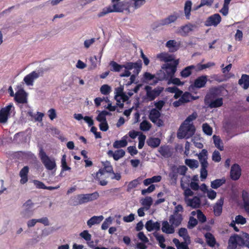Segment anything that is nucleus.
Returning a JSON list of instances; mask_svg holds the SVG:
<instances>
[{
	"mask_svg": "<svg viewBox=\"0 0 249 249\" xmlns=\"http://www.w3.org/2000/svg\"><path fill=\"white\" fill-rule=\"evenodd\" d=\"M197 224V220L193 217H190L188 223V228L189 229H192L195 227Z\"/></svg>",
	"mask_w": 249,
	"mask_h": 249,
	"instance_id": "63",
	"label": "nucleus"
},
{
	"mask_svg": "<svg viewBox=\"0 0 249 249\" xmlns=\"http://www.w3.org/2000/svg\"><path fill=\"white\" fill-rule=\"evenodd\" d=\"M187 170V168L184 165L177 166L173 165L171 168V172L169 174L170 178L174 180L176 183L177 180L178 175L184 176Z\"/></svg>",
	"mask_w": 249,
	"mask_h": 249,
	"instance_id": "7",
	"label": "nucleus"
},
{
	"mask_svg": "<svg viewBox=\"0 0 249 249\" xmlns=\"http://www.w3.org/2000/svg\"><path fill=\"white\" fill-rule=\"evenodd\" d=\"M144 89L146 92V95L147 99L149 101H153L160 95L163 90L164 88L158 86L152 89L150 86H146Z\"/></svg>",
	"mask_w": 249,
	"mask_h": 249,
	"instance_id": "8",
	"label": "nucleus"
},
{
	"mask_svg": "<svg viewBox=\"0 0 249 249\" xmlns=\"http://www.w3.org/2000/svg\"><path fill=\"white\" fill-rule=\"evenodd\" d=\"M103 219V215L93 216L87 221V225L90 228L94 225L99 224Z\"/></svg>",
	"mask_w": 249,
	"mask_h": 249,
	"instance_id": "30",
	"label": "nucleus"
},
{
	"mask_svg": "<svg viewBox=\"0 0 249 249\" xmlns=\"http://www.w3.org/2000/svg\"><path fill=\"white\" fill-rule=\"evenodd\" d=\"M100 91L104 95H107L111 91V88L107 85H104L100 88Z\"/></svg>",
	"mask_w": 249,
	"mask_h": 249,
	"instance_id": "59",
	"label": "nucleus"
},
{
	"mask_svg": "<svg viewBox=\"0 0 249 249\" xmlns=\"http://www.w3.org/2000/svg\"><path fill=\"white\" fill-rule=\"evenodd\" d=\"M13 104L11 103L9 104L8 106H6L5 107L2 108L0 111L2 112V113H4L7 115L8 116L10 115V111L12 108H14Z\"/></svg>",
	"mask_w": 249,
	"mask_h": 249,
	"instance_id": "57",
	"label": "nucleus"
},
{
	"mask_svg": "<svg viewBox=\"0 0 249 249\" xmlns=\"http://www.w3.org/2000/svg\"><path fill=\"white\" fill-rule=\"evenodd\" d=\"M151 127V124L147 121H143L140 125V128L143 131H148Z\"/></svg>",
	"mask_w": 249,
	"mask_h": 249,
	"instance_id": "47",
	"label": "nucleus"
},
{
	"mask_svg": "<svg viewBox=\"0 0 249 249\" xmlns=\"http://www.w3.org/2000/svg\"><path fill=\"white\" fill-rule=\"evenodd\" d=\"M242 197L243 201V208L245 212L249 215V195L248 193L245 190L243 191Z\"/></svg>",
	"mask_w": 249,
	"mask_h": 249,
	"instance_id": "26",
	"label": "nucleus"
},
{
	"mask_svg": "<svg viewBox=\"0 0 249 249\" xmlns=\"http://www.w3.org/2000/svg\"><path fill=\"white\" fill-rule=\"evenodd\" d=\"M182 219L181 214L173 213L170 216L169 222L175 227H178L181 224Z\"/></svg>",
	"mask_w": 249,
	"mask_h": 249,
	"instance_id": "20",
	"label": "nucleus"
},
{
	"mask_svg": "<svg viewBox=\"0 0 249 249\" xmlns=\"http://www.w3.org/2000/svg\"><path fill=\"white\" fill-rule=\"evenodd\" d=\"M215 65V63L213 62H208L207 64H197L196 65V69L197 70V71H201L203 69L210 68L211 67L214 66Z\"/></svg>",
	"mask_w": 249,
	"mask_h": 249,
	"instance_id": "51",
	"label": "nucleus"
},
{
	"mask_svg": "<svg viewBox=\"0 0 249 249\" xmlns=\"http://www.w3.org/2000/svg\"><path fill=\"white\" fill-rule=\"evenodd\" d=\"M15 99L18 103H25L27 102V94L23 89H19L15 94Z\"/></svg>",
	"mask_w": 249,
	"mask_h": 249,
	"instance_id": "19",
	"label": "nucleus"
},
{
	"mask_svg": "<svg viewBox=\"0 0 249 249\" xmlns=\"http://www.w3.org/2000/svg\"><path fill=\"white\" fill-rule=\"evenodd\" d=\"M104 168L100 169L98 172L96 173L94 178L96 180L100 179V177L103 175L105 172L111 173H113V167L110 162L106 161L103 162Z\"/></svg>",
	"mask_w": 249,
	"mask_h": 249,
	"instance_id": "13",
	"label": "nucleus"
},
{
	"mask_svg": "<svg viewBox=\"0 0 249 249\" xmlns=\"http://www.w3.org/2000/svg\"><path fill=\"white\" fill-rule=\"evenodd\" d=\"M179 14L177 12H174L167 18L162 19L160 22L161 25H168L171 23L175 22L179 18Z\"/></svg>",
	"mask_w": 249,
	"mask_h": 249,
	"instance_id": "17",
	"label": "nucleus"
},
{
	"mask_svg": "<svg viewBox=\"0 0 249 249\" xmlns=\"http://www.w3.org/2000/svg\"><path fill=\"white\" fill-rule=\"evenodd\" d=\"M181 188L184 190V200L186 198H190L189 196H192L194 195L193 192L188 188V182L185 183L181 182L180 183Z\"/></svg>",
	"mask_w": 249,
	"mask_h": 249,
	"instance_id": "34",
	"label": "nucleus"
},
{
	"mask_svg": "<svg viewBox=\"0 0 249 249\" xmlns=\"http://www.w3.org/2000/svg\"><path fill=\"white\" fill-rule=\"evenodd\" d=\"M147 144L151 147H158L160 143V140L158 138H150L147 141Z\"/></svg>",
	"mask_w": 249,
	"mask_h": 249,
	"instance_id": "41",
	"label": "nucleus"
},
{
	"mask_svg": "<svg viewBox=\"0 0 249 249\" xmlns=\"http://www.w3.org/2000/svg\"><path fill=\"white\" fill-rule=\"evenodd\" d=\"M185 202L188 206L193 208H199L200 205V200L197 196H194L193 198H186Z\"/></svg>",
	"mask_w": 249,
	"mask_h": 249,
	"instance_id": "21",
	"label": "nucleus"
},
{
	"mask_svg": "<svg viewBox=\"0 0 249 249\" xmlns=\"http://www.w3.org/2000/svg\"><path fill=\"white\" fill-rule=\"evenodd\" d=\"M192 2L190 0L187 1L185 3L184 6V13L186 18L187 19H190V17L191 15V11L192 9Z\"/></svg>",
	"mask_w": 249,
	"mask_h": 249,
	"instance_id": "42",
	"label": "nucleus"
},
{
	"mask_svg": "<svg viewBox=\"0 0 249 249\" xmlns=\"http://www.w3.org/2000/svg\"><path fill=\"white\" fill-rule=\"evenodd\" d=\"M197 156L201 166L200 178L201 181H204L208 176L207 168L209 166V163L207 161L208 159L207 150L204 149L202 150Z\"/></svg>",
	"mask_w": 249,
	"mask_h": 249,
	"instance_id": "4",
	"label": "nucleus"
},
{
	"mask_svg": "<svg viewBox=\"0 0 249 249\" xmlns=\"http://www.w3.org/2000/svg\"><path fill=\"white\" fill-rule=\"evenodd\" d=\"M153 203V199L150 196H146L141 200V204L145 211L148 210Z\"/></svg>",
	"mask_w": 249,
	"mask_h": 249,
	"instance_id": "39",
	"label": "nucleus"
},
{
	"mask_svg": "<svg viewBox=\"0 0 249 249\" xmlns=\"http://www.w3.org/2000/svg\"><path fill=\"white\" fill-rule=\"evenodd\" d=\"M221 21V18L219 14H215L209 17L205 21L206 26H216Z\"/></svg>",
	"mask_w": 249,
	"mask_h": 249,
	"instance_id": "14",
	"label": "nucleus"
},
{
	"mask_svg": "<svg viewBox=\"0 0 249 249\" xmlns=\"http://www.w3.org/2000/svg\"><path fill=\"white\" fill-rule=\"evenodd\" d=\"M158 58L160 61L165 62H171L174 60L173 56L168 53H162L157 55Z\"/></svg>",
	"mask_w": 249,
	"mask_h": 249,
	"instance_id": "36",
	"label": "nucleus"
},
{
	"mask_svg": "<svg viewBox=\"0 0 249 249\" xmlns=\"http://www.w3.org/2000/svg\"><path fill=\"white\" fill-rule=\"evenodd\" d=\"M224 203V198L221 197L217 200L213 206V212L215 216H219L222 211V206Z\"/></svg>",
	"mask_w": 249,
	"mask_h": 249,
	"instance_id": "23",
	"label": "nucleus"
},
{
	"mask_svg": "<svg viewBox=\"0 0 249 249\" xmlns=\"http://www.w3.org/2000/svg\"><path fill=\"white\" fill-rule=\"evenodd\" d=\"M192 95L188 92H185L181 96L180 98L182 100L183 103H187L191 101Z\"/></svg>",
	"mask_w": 249,
	"mask_h": 249,
	"instance_id": "54",
	"label": "nucleus"
},
{
	"mask_svg": "<svg viewBox=\"0 0 249 249\" xmlns=\"http://www.w3.org/2000/svg\"><path fill=\"white\" fill-rule=\"evenodd\" d=\"M160 113L159 110L153 108L149 113V118L150 121L155 124L157 126L160 127L163 125V121L160 119Z\"/></svg>",
	"mask_w": 249,
	"mask_h": 249,
	"instance_id": "11",
	"label": "nucleus"
},
{
	"mask_svg": "<svg viewBox=\"0 0 249 249\" xmlns=\"http://www.w3.org/2000/svg\"><path fill=\"white\" fill-rule=\"evenodd\" d=\"M238 84L244 89H248L249 87V75L242 74L241 78L238 81Z\"/></svg>",
	"mask_w": 249,
	"mask_h": 249,
	"instance_id": "27",
	"label": "nucleus"
},
{
	"mask_svg": "<svg viewBox=\"0 0 249 249\" xmlns=\"http://www.w3.org/2000/svg\"><path fill=\"white\" fill-rule=\"evenodd\" d=\"M213 138L215 147H216L220 150L222 151L223 150L224 147L220 137L218 136L213 135Z\"/></svg>",
	"mask_w": 249,
	"mask_h": 249,
	"instance_id": "45",
	"label": "nucleus"
},
{
	"mask_svg": "<svg viewBox=\"0 0 249 249\" xmlns=\"http://www.w3.org/2000/svg\"><path fill=\"white\" fill-rule=\"evenodd\" d=\"M166 46L169 48L170 51L174 52L178 50L179 44L175 40H170L166 42Z\"/></svg>",
	"mask_w": 249,
	"mask_h": 249,
	"instance_id": "38",
	"label": "nucleus"
},
{
	"mask_svg": "<svg viewBox=\"0 0 249 249\" xmlns=\"http://www.w3.org/2000/svg\"><path fill=\"white\" fill-rule=\"evenodd\" d=\"M196 215H197V218L198 220L199 221V222L201 223H204L206 221V217L204 215V214L202 213V212L199 210H197L196 211Z\"/></svg>",
	"mask_w": 249,
	"mask_h": 249,
	"instance_id": "62",
	"label": "nucleus"
},
{
	"mask_svg": "<svg viewBox=\"0 0 249 249\" xmlns=\"http://www.w3.org/2000/svg\"><path fill=\"white\" fill-rule=\"evenodd\" d=\"M144 78L147 80L148 82L151 80H153V84H156L158 83V80L155 79V76L154 75H153L149 72H146L143 74Z\"/></svg>",
	"mask_w": 249,
	"mask_h": 249,
	"instance_id": "52",
	"label": "nucleus"
},
{
	"mask_svg": "<svg viewBox=\"0 0 249 249\" xmlns=\"http://www.w3.org/2000/svg\"><path fill=\"white\" fill-rule=\"evenodd\" d=\"M178 234L183 238L184 241H189V237L186 229L180 228L178 231Z\"/></svg>",
	"mask_w": 249,
	"mask_h": 249,
	"instance_id": "48",
	"label": "nucleus"
},
{
	"mask_svg": "<svg viewBox=\"0 0 249 249\" xmlns=\"http://www.w3.org/2000/svg\"><path fill=\"white\" fill-rule=\"evenodd\" d=\"M42 73L43 71L41 69L33 71L25 76L23 81L27 86H33L34 81L42 75Z\"/></svg>",
	"mask_w": 249,
	"mask_h": 249,
	"instance_id": "10",
	"label": "nucleus"
},
{
	"mask_svg": "<svg viewBox=\"0 0 249 249\" xmlns=\"http://www.w3.org/2000/svg\"><path fill=\"white\" fill-rule=\"evenodd\" d=\"M61 167L62 168V172H64L65 171H68L71 170V167L67 165L66 162V156L65 155H63L62 156V158L61 159Z\"/></svg>",
	"mask_w": 249,
	"mask_h": 249,
	"instance_id": "49",
	"label": "nucleus"
},
{
	"mask_svg": "<svg viewBox=\"0 0 249 249\" xmlns=\"http://www.w3.org/2000/svg\"><path fill=\"white\" fill-rule=\"evenodd\" d=\"M110 6L113 12H122L129 8L128 2L125 1L114 3Z\"/></svg>",
	"mask_w": 249,
	"mask_h": 249,
	"instance_id": "15",
	"label": "nucleus"
},
{
	"mask_svg": "<svg viewBox=\"0 0 249 249\" xmlns=\"http://www.w3.org/2000/svg\"><path fill=\"white\" fill-rule=\"evenodd\" d=\"M225 182L226 179L224 178L220 179H216L211 181V187L213 189H216L225 184Z\"/></svg>",
	"mask_w": 249,
	"mask_h": 249,
	"instance_id": "40",
	"label": "nucleus"
},
{
	"mask_svg": "<svg viewBox=\"0 0 249 249\" xmlns=\"http://www.w3.org/2000/svg\"><path fill=\"white\" fill-rule=\"evenodd\" d=\"M34 204L31 200H28L22 205V210L20 212L21 216L25 219L31 217L34 213L33 207Z\"/></svg>",
	"mask_w": 249,
	"mask_h": 249,
	"instance_id": "6",
	"label": "nucleus"
},
{
	"mask_svg": "<svg viewBox=\"0 0 249 249\" xmlns=\"http://www.w3.org/2000/svg\"><path fill=\"white\" fill-rule=\"evenodd\" d=\"M197 117L196 112H194L189 115L183 124L180 125L177 134L178 139H188L192 137L195 133V127L192 122Z\"/></svg>",
	"mask_w": 249,
	"mask_h": 249,
	"instance_id": "1",
	"label": "nucleus"
},
{
	"mask_svg": "<svg viewBox=\"0 0 249 249\" xmlns=\"http://www.w3.org/2000/svg\"><path fill=\"white\" fill-rule=\"evenodd\" d=\"M88 201H92L96 200L99 197V194L97 192H95L91 194H87Z\"/></svg>",
	"mask_w": 249,
	"mask_h": 249,
	"instance_id": "56",
	"label": "nucleus"
},
{
	"mask_svg": "<svg viewBox=\"0 0 249 249\" xmlns=\"http://www.w3.org/2000/svg\"><path fill=\"white\" fill-rule=\"evenodd\" d=\"M174 226L172 224L170 225L167 221H163L161 228L162 231L168 234L173 233L175 231Z\"/></svg>",
	"mask_w": 249,
	"mask_h": 249,
	"instance_id": "32",
	"label": "nucleus"
},
{
	"mask_svg": "<svg viewBox=\"0 0 249 249\" xmlns=\"http://www.w3.org/2000/svg\"><path fill=\"white\" fill-rule=\"evenodd\" d=\"M178 64V60H174L170 63H167L163 65L162 69H165L169 76H173L177 71V67Z\"/></svg>",
	"mask_w": 249,
	"mask_h": 249,
	"instance_id": "12",
	"label": "nucleus"
},
{
	"mask_svg": "<svg viewBox=\"0 0 249 249\" xmlns=\"http://www.w3.org/2000/svg\"><path fill=\"white\" fill-rule=\"evenodd\" d=\"M155 237L156 240L158 241L159 245L160 247L162 249L166 248V245L164 243L165 242V238L164 236L161 234H156L155 235Z\"/></svg>",
	"mask_w": 249,
	"mask_h": 249,
	"instance_id": "50",
	"label": "nucleus"
},
{
	"mask_svg": "<svg viewBox=\"0 0 249 249\" xmlns=\"http://www.w3.org/2000/svg\"><path fill=\"white\" fill-rule=\"evenodd\" d=\"M112 12H113L112 9L111 8V6H109L108 7L104 8L101 12L99 13L98 14V17H102L105 16L106 15H107L109 13H112Z\"/></svg>",
	"mask_w": 249,
	"mask_h": 249,
	"instance_id": "58",
	"label": "nucleus"
},
{
	"mask_svg": "<svg viewBox=\"0 0 249 249\" xmlns=\"http://www.w3.org/2000/svg\"><path fill=\"white\" fill-rule=\"evenodd\" d=\"M185 163L191 169H196L198 167V162L196 160L186 159L185 160Z\"/></svg>",
	"mask_w": 249,
	"mask_h": 249,
	"instance_id": "46",
	"label": "nucleus"
},
{
	"mask_svg": "<svg viewBox=\"0 0 249 249\" xmlns=\"http://www.w3.org/2000/svg\"><path fill=\"white\" fill-rule=\"evenodd\" d=\"M142 180V178H138L130 181L127 185V191H129L132 189L137 187V186L141 183Z\"/></svg>",
	"mask_w": 249,
	"mask_h": 249,
	"instance_id": "44",
	"label": "nucleus"
},
{
	"mask_svg": "<svg viewBox=\"0 0 249 249\" xmlns=\"http://www.w3.org/2000/svg\"><path fill=\"white\" fill-rule=\"evenodd\" d=\"M145 228L149 231L159 230L160 228V224L158 222H154L152 220H149L145 224Z\"/></svg>",
	"mask_w": 249,
	"mask_h": 249,
	"instance_id": "29",
	"label": "nucleus"
},
{
	"mask_svg": "<svg viewBox=\"0 0 249 249\" xmlns=\"http://www.w3.org/2000/svg\"><path fill=\"white\" fill-rule=\"evenodd\" d=\"M112 223V218L111 217H108V218H106L105 220L103 223L101 228L103 230H107L110 224H111Z\"/></svg>",
	"mask_w": 249,
	"mask_h": 249,
	"instance_id": "60",
	"label": "nucleus"
},
{
	"mask_svg": "<svg viewBox=\"0 0 249 249\" xmlns=\"http://www.w3.org/2000/svg\"><path fill=\"white\" fill-rule=\"evenodd\" d=\"M132 1L133 2L132 7L134 9H137L145 3V0H132Z\"/></svg>",
	"mask_w": 249,
	"mask_h": 249,
	"instance_id": "53",
	"label": "nucleus"
},
{
	"mask_svg": "<svg viewBox=\"0 0 249 249\" xmlns=\"http://www.w3.org/2000/svg\"><path fill=\"white\" fill-rule=\"evenodd\" d=\"M41 160L46 168L49 170H52L55 168L56 165L54 158H50L44 152L40 154Z\"/></svg>",
	"mask_w": 249,
	"mask_h": 249,
	"instance_id": "9",
	"label": "nucleus"
},
{
	"mask_svg": "<svg viewBox=\"0 0 249 249\" xmlns=\"http://www.w3.org/2000/svg\"><path fill=\"white\" fill-rule=\"evenodd\" d=\"M115 99L117 102V106L120 108L124 107V102L128 99V97L126 95H115Z\"/></svg>",
	"mask_w": 249,
	"mask_h": 249,
	"instance_id": "35",
	"label": "nucleus"
},
{
	"mask_svg": "<svg viewBox=\"0 0 249 249\" xmlns=\"http://www.w3.org/2000/svg\"><path fill=\"white\" fill-rule=\"evenodd\" d=\"M207 75H202L197 77L195 80L192 86L197 89L204 88L207 83Z\"/></svg>",
	"mask_w": 249,
	"mask_h": 249,
	"instance_id": "18",
	"label": "nucleus"
},
{
	"mask_svg": "<svg viewBox=\"0 0 249 249\" xmlns=\"http://www.w3.org/2000/svg\"><path fill=\"white\" fill-rule=\"evenodd\" d=\"M195 27V25L188 24L181 27L178 30V33L182 36H186L190 32L193 31Z\"/></svg>",
	"mask_w": 249,
	"mask_h": 249,
	"instance_id": "25",
	"label": "nucleus"
},
{
	"mask_svg": "<svg viewBox=\"0 0 249 249\" xmlns=\"http://www.w3.org/2000/svg\"><path fill=\"white\" fill-rule=\"evenodd\" d=\"M75 201L74 205L82 204L88 202V196L87 194H80L75 196Z\"/></svg>",
	"mask_w": 249,
	"mask_h": 249,
	"instance_id": "31",
	"label": "nucleus"
},
{
	"mask_svg": "<svg viewBox=\"0 0 249 249\" xmlns=\"http://www.w3.org/2000/svg\"><path fill=\"white\" fill-rule=\"evenodd\" d=\"M204 236L207 244L211 247H214L216 240L213 235L210 232H207L205 234Z\"/></svg>",
	"mask_w": 249,
	"mask_h": 249,
	"instance_id": "37",
	"label": "nucleus"
},
{
	"mask_svg": "<svg viewBox=\"0 0 249 249\" xmlns=\"http://www.w3.org/2000/svg\"><path fill=\"white\" fill-rule=\"evenodd\" d=\"M216 91H212V94H207L205 97L204 101L208 107L213 108L221 107L223 104V99L222 97H216Z\"/></svg>",
	"mask_w": 249,
	"mask_h": 249,
	"instance_id": "5",
	"label": "nucleus"
},
{
	"mask_svg": "<svg viewBox=\"0 0 249 249\" xmlns=\"http://www.w3.org/2000/svg\"><path fill=\"white\" fill-rule=\"evenodd\" d=\"M234 221L237 224L243 225L246 223V219L243 216L238 215L235 217Z\"/></svg>",
	"mask_w": 249,
	"mask_h": 249,
	"instance_id": "64",
	"label": "nucleus"
},
{
	"mask_svg": "<svg viewBox=\"0 0 249 249\" xmlns=\"http://www.w3.org/2000/svg\"><path fill=\"white\" fill-rule=\"evenodd\" d=\"M192 71H198L196 65H193L186 67L181 71L180 75L183 78H187L192 74Z\"/></svg>",
	"mask_w": 249,
	"mask_h": 249,
	"instance_id": "22",
	"label": "nucleus"
},
{
	"mask_svg": "<svg viewBox=\"0 0 249 249\" xmlns=\"http://www.w3.org/2000/svg\"><path fill=\"white\" fill-rule=\"evenodd\" d=\"M111 67V71L116 72L120 71L123 68L125 69H134V72L136 74H139L140 72L142 63L141 60H139L135 63L127 62L124 65H119L115 61H111L110 63Z\"/></svg>",
	"mask_w": 249,
	"mask_h": 249,
	"instance_id": "2",
	"label": "nucleus"
},
{
	"mask_svg": "<svg viewBox=\"0 0 249 249\" xmlns=\"http://www.w3.org/2000/svg\"><path fill=\"white\" fill-rule=\"evenodd\" d=\"M202 128L203 132L208 135H211L212 134L213 130L212 127L207 123L204 124L202 125Z\"/></svg>",
	"mask_w": 249,
	"mask_h": 249,
	"instance_id": "55",
	"label": "nucleus"
},
{
	"mask_svg": "<svg viewBox=\"0 0 249 249\" xmlns=\"http://www.w3.org/2000/svg\"><path fill=\"white\" fill-rule=\"evenodd\" d=\"M80 236L87 241H89L91 238V235L87 230L84 231L80 233Z\"/></svg>",
	"mask_w": 249,
	"mask_h": 249,
	"instance_id": "61",
	"label": "nucleus"
},
{
	"mask_svg": "<svg viewBox=\"0 0 249 249\" xmlns=\"http://www.w3.org/2000/svg\"><path fill=\"white\" fill-rule=\"evenodd\" d=\"M29 172V168L28 166H24L20 171L19 176L21 178L20 183L25 184L28 181L27 175Z\"/></svg>",
	"mask_w": 249,
	"mask_h": 249,
	"instance_id": "33",
	"label": "nucleus"
},
{
	"mask_svg": "<svg viewBox=\"0 0 249 249\" xmlns=\"http://www.w3.org/2000/svg\"><path fill=\"white\" fill-rule=\"evenodd\" d=\"M245 246L249 248V234L243 233L242 237L235 234L230 237L228 249H235L237 246Z\"/></svg>",
	"mask_w": 249,
	"mask_h": 249,
	"instance_id": "3",
	"label": "nucleus"
},
{
	"mask_svg": "<svg viewBox=\"0 0 249 249\" xmlns=\"http://www.w3.org/2000/svg\"><path fill=\"white\" fill-rule=\"evenodd\" d=\"M241 175V169L237 164H234L231 167L230 176L233 180H238Z\"/></svg>",
	"mask_w": 249,
	"mask_h": 249,
	"instance_id": "16",
	"label": "nucleus"
},
{
	"mask_svg": "<svg viewBox=\"0 0 249 249\" xmlns=\"http://www.w3.org/2000/svg\"><path fill=\"white\" fill-rule=\"evenodd\" d=\"M159 152L162 156L166 158L169 157L171 156L170 148L168 146L160 147L159 149Z\"/></svg>",
	"mask_w": 249,
	"mask_h": 249,
	"instance_id": "43",
	"label": "nucleus"
},
{
	"mask_svg": "<svg viewBox=\"0 0 249 249\" xmlns=\"http://www.w3.org/2000/svg\"><path fill=\"white\" fill-rule=\"evenodd\" d=\"M125 151L123 149H119L113 152L112 150H109L107 154L109 157H112L115 160H118L123 158L125 155Z\"/></svg>",
	"mask_w": 249,
	"mask_h": 249,
	"instance_id": "24",
	"label": "nucleus"
},
{
	"mask_svg": "<svg viewBox=\"0 0 249 249\" xmlns=\"http://www.w3.org/2000/svg\"><path fill=\"white\" fill-rule=\"evenodd\" d=\"M127 135H125L121 140L115 141L113 144V147L118 149L125 147L127 145Z\"/></svg>",
	"mask_w": 249,
	"mask_h": 249,
	"instance_id": "28",
	"label": "nucleus"
}]
</instances>
